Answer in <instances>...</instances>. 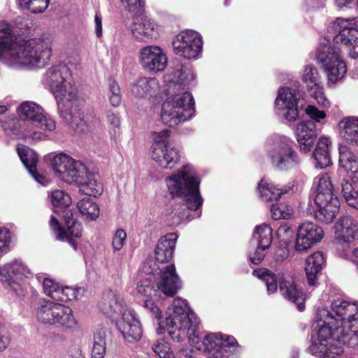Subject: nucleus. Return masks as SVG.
<instances>
[{
  "label": "nucleus",
  "instance_id": "nucleus-1",
  "mask_svg": "<svg viewBox=\"0 0 358 358\" xmlns=\"http://www.w3.org/2000/svg\"><path fill=\"white\" fill-rule=\"evenodd\" d=\"M168 332L173 341L188 338L199 350L208 354V358H236L231 348L237 344L233 336L220 334L206 335L201 343L199 336V319L190 310L186 301L176 299L166 312L165 320Z\"/></svg>",
  "mask_w": 358,
  "mask_h": 358
},
{
  "label": "nucleus",
  "instance_id": "nucleus-2",
  "mask_svg": "<svg viewBox=\"0 0 358 358\" xmlns=\"http://www.w3.org/2000/svg\"><path fill=\"white\" fill-rule=\"evenodd\" d=\"M43 82L54 94L60 117L76 131L85 132L88 127L78 106V89L70 69L64 64L52 66L45 71Z\"/></svg>",
  "mask_w": 358,
  "mask_h": 358
},
{
  "label": "nucleus",
  "instance_id": "nucleus-3",
  "mask_svg": "<svg viewBox=\"0 0 358 358\" xmlns=\"http://www.w3.org/2000/svg\"><path fill=\"white\" fill-rule=\"evenodd\" d=\"M52 41L48 37L17 41L6 22H0V57L13 64L43 68L50 59Z\"/></svg>",
  "mask_w": 358,
  "mask_h": 358
},
{
  "label": "nucleus",
  "instance_id": "nucleus-4",
  "mask_svg": "<svg viewBox=\"0 0 358 358\" xmlns=\"http://www.w3.org/2000/svg\"><path fill=\"white\" fill-rule=\"evenodd\" d=\"M17 111L20 116L29 120L30 122L12 119L9 125L2 124L4 130L10 129L15 135H19L29 141H36L43 139L45 135L41 131H36L34 126L50 131H54L56 128L55 120L49 115L44 113L41 106L35 102L29 101L23 102L19 106Z\"/></svg>",
  "mask_w": 358,
  "mask_h": 358
},
{
  "label": "nucleus",
  "instance_id": "nucleus-5",
  "mask_svg": "<svg viewBox=\"0 0 358 358\" xmlns=\"http://www.w3.org/2000/svg\"><path fill=\"white\" fill-rule=\"evenodd\" d=\"M166 180L169 193L173 197L182 198L187 209L196 210L202 205L203 199L199 192L201 180L191 165H184Z\"/></svg>",
  "mask_w": 358,
  "mask_h": 358
},
{
  "label": "nucleus",
  "instance_id": "nucleus-6",
  "mask_svg": "<svg viewBox=\"0 0 358 358\" xmlns=\"http://www.w3.org/2000/svg\"><path fill=\"white\" fill-rule=\"evenodd\" d=\"M267 155L273 168L279 171L296 169L301 159L292 147V141L285 136H275L266 144Z\"/></svg>",
  "mask_w": 358,
  "mask_h": 358
},
{
  "label": "nucleus",
  "instance_id": "nucleus-7",
  "mask_svg": "<svg viewBox=\"0 0 358 358\" xmlns=\"http://www.w3.org/2000/svg\"><path fill=\"white\" fill-rule=\"evenodd\" d=\"M194 113V101L185 88L168 97L162 106L161 118L163 123L174 127L180 122L190 119Z\"/></svg>",
  "mask_w": 358,
  "mask_h": 358
},
{
  "label": "nucleus",
  "instance_id": "nucleus-8",
  "mask_svg": "<svg viewBox=\"0 0 358 358\" xmlns=\"http://www.w3.org/2000/svg\"><path fill=\"white\" fill-rule=\"evenodd\" d=\"M36 316L41 323L62 330L74 329L77 324L71 308L46 299L38 301Z\"/></svg>",
  "mask_w": 358,
  "mask_h": 358
},
{
  "label": "nucleus",
  "instance_id": "nucleus-9",
  "mask_svg": "<svg viewBox=\"0 0 358 358\" xmlns=\"http://www.w3.org/2000/svg\"><path fill=\"white\" fill-rule=\"evenodd\" d=\"M299 87V83L296 82L292 86L280 88L275 101L277 113L289 122L299 117L300 108L303 106Z\"/></svg>",
  "mask_w": 358,
  "mask_h": 358
},
{
  "label": "nucleus",
  "instance_id": "nucleus-10",
  "mask_svg": "<svg viewBox=\"0 0 358 358\" xmlns=\"http://www.w3.org/2000/svg\"><path fill=\"white\" fill-rule=\"evenodd\" d=\"M55 173L63 181L77 185L89 172L86 166L80 161L75 160L65 154H58L52 160Z\"/></svg>",
  "mask_w": 358,
  "mask_h": 358
},
{
  "label": "nucleus",
  "instance_id": "nucleus-11",
  "mask_svg": "<svg viewBox=\"0 0 358 358\" xmlns=\"http://www.w3.org/2000/svg\"><path fill=\"white\" fill-rule=\"evenodd\" d=\"M305 111L312 120L299 123L296 129V136L301 151L308 152L311 150L317 135L315 122H320L324 119L326 113L311 105L308 106Z\"/></svg>",
  "mask_w": 358,
  "mask_h": 358
},
{
  "label": "nucleus",
  "instance_id": "nucleus-12",
  "mask_svg": "<svg viewBox=\"0 0 358 358\" xmlns=\"http://www.w3.org/2000/svg\"><path fill=\"white\" fill-rule=\"evenodd\" d=\"M357 311L358 306L355 303L338 299L331 302L330 310H319L317 317L324 319V322L329 324L339 325L345 329Z\"/></svg>",
  "mask_w": 358,
  "mask_h": 358
},
{
  "label": "nucleus",
  "instance_id": "nucleus-13",
  "mask_svg": "<svg viewBox=\"0 0 358 358\" xmlns=\"http://www.w3.org/2000/svg\"><path fill=\"white\" fill-rule=\"evenodd\" d=\"M358 240V223L351 216L341 217L335 224V244L341 255L347 257Z\"/></svg>",
  "mask_w": 358,
  "mask_h": 358
},
{
  "label": "nucleus",
  "instance_id": "nucleus-14",
  "mask_svg": "<svg viewBox=\"0 0 358 358\" xmlns=\"http://www.w3.org/2000/svg\"><path fill=\"white\" fill-rule=\"evenodd\" d=\"M176 54L190 59H196L202 50V40L198 32L186 30L179 33L172 42Z\"/></svg>",
  "mask_w": 358,
  "mask_h": 358
},
{
  "label": "nucleus",
  "instance_id": "nucleus-15",
  "mask_svg": "<svg viewBox=\"0 0 358 358\" xmlns=\"http://www.w3.org/2000/svg\"><path fill=\"white\" fill-rule=\"evenodd\" d=\"M155 274L157 290L167 296H173L182 287V281L173 264L158 267Z\"/></svg>",
  "mask_w": 358,
  "mask_h": 358
},
{
  "label": "nucleus",
  "instance_id": "nucleus-16",
  "mask_svg": "<svg viewBox=\"0 0 358 358\" xmlns=\"http://www.w3.org/2000/svg\"><path fill=\"white\" fill-rule=\"evenodd\" d=\"M138 62L144 71L157 73L166 68L167 57L161 47L156 45H145L138 51Z\"/></svg>",
  "mask_w": 358,
  "mask_h": 358
},
{
  "label": "nucleus",
  "instance_id": "nucleus-17",
  "mask_svg": "<svg viewBox=\"0 0 358 358\" xmlns=\"http://www.w3.org/2000/svg\"><path fill=\"white\" fill-rule=\"evenodd\" d=\"M331 29L335 33L333 43L347 48L358 34V18L338 17L332 22Z\"/></svg>",
  "mask_w": 358,
  "mask_h": 358
},
{
  "label": "nucleus",
  "instance_id": "nucleus-18",
  "mask_svg": "<svg viewBox=\"0 0 358 358\" xmlns=\"http://www.w3.org/2000/svg\"><path fill=\"white\" fill-rule=\"evenodd\" d=\"M272 240L273 231L268 224H262L256 227L251 240V244L256 245V249L249 254L251 263L259 264L264 259Z\"/></svg>",
  "mask_w": 358,
  "mask_h": 358
},
{
  "label": "nucleus",
  "instance_id": "nucleus-19",
  "mask_svg": "<svg viewBox=\"0 0 358 358\" xmlns=\"http://www.w3.org/2000/svg\"><path fill=\"white\" fill-rule=\"evenodd\" d=\"M117 327L124 340L129 343L139 341L143 334L141 322L133 309L126 310L117 321Z\"/></svg>",
  "mask_w": 358,
  "mask_h": 358
},
{
  "label": "nucleus",
  "instance_id": "nucleus-20",
  "mask_svg": "<svg viewBox=\"0 0 358 358\" xmlns=\"http://www.w3.org/2000/svg\"><path fill=\"white\" fill-rule=\"evenodd\" d=\"M313 185L315 188L314 200L317 206H339V201L334 193L333 186L327 174L316 177Z\"/></svg>",
  "mask_w": 358,
  "mask_h": 358
},
{
  "label": "nucleus",
  "instance_id": "nucleus-21",
  "mask_svg": "<svg viewBox=\"0 0 358 358\" xmlns=\"http://www.w3.org/2000/svg\"><path fill=\"white\" fill-rule=\"evenodd\" d=\"M322 229L316 224L308 222L302 223L298 228L295 248L297 251H304L323 238Z\"/></svg>",
  "mask_w": 358,
  "mask_h": 358
},
{
  "label": "nucleus",
  "instance_id": "nucleus-22",
  "mask_svg": "<svg viewBox=\"0 0 358 358\" xmlns=\"http://www.w3.org/2000/svg\"><path fill=\"white\" fill-rule=\"evenodd\" d=\"M50 226L55 234L57 240L68 242L74 250H76L78 243L74 238L81 237L82 227L80 223L72 218L66 222V229H64L60 226L57 219L52 215Z\"/></svg>",
  "mask_w": 358,
  "mask_h": 358
},
{
  "label": "nucleus",
  "instance_id": "nucleus-23",
  "mask_svg": "<svg viewBox=\"0 0 358 358\" xmlns=\"http://www.w3.org/2000/svg\"><path fill=\"white\" fill-rule=\"evenodd\" d=\"M279 289L281 294L287 300L295 303L299 310H304V294L297 287L291 276L282 275L279 279Z\"/></svg>",
  "mask_w": 358,
  "mask_h": 358
},
{
  "label": "nucleus",
  "instance_id": "nucleus-24",
  "mask_svg": "<svg viewBox=\"0 0 358 358\" xmlns=\"http://www.w3.org/2000/svg\"><path fill=\"white\" fill-rule=\"evenodd\" d=\"M99 306L101 311L111 318H116L117 316L122 317L123 312L131 309L124 304L119 295L112 291L103 295Z\"/></svg>",
  "mask_w": 358,
  "mask_h": 358
},
{
  "label": "nucleus",
  "instance_id": "nucleus-25",
  "mask_svg": "<svg viewBox=\"0 0 358 358\" xmlns=\"http://www.w3.org/2000/svg\"><path fill=\"white\" fill-rule=\"evenodd\" d=\"M168 76L170 78L169 80L173 83V90H180L182 85L189 86L195 79V74L189 62L176 64Z\"/></svg>",
  "mask_w": 358,
  "mask_h": 358
},
{
  "label": "nucleus",
  "instance_id": "nucleus-26",
  "mask_svg": "<svg viewBox=\"0 0 358 358\" xmlns=\"http://www.w3.org/2000/svg\"><path fill=\"white\" fill-rule=\"evenodd\" d=\"M152 159L163 169H173L180 161L179 151L171 145L166 147L150 148Z\"/></svg>",
  "mask_w": 358,
  "mask_h": 358
},
{
  "label": "nucleus",
  "instance_id": "nucleus-27",
  "mask_svg": "<svg viewBox=\"0 0 358 358\" xmlns=\"http://www.w3.org/2000/svg\"><path fill=\"white\" fill-rule=\"evenodd\" d=\"M17 151L22 162L32 178L42 185H47L48 180L37 172L36 165L38 157L36 152L25 146L17 147Z\"/></svg>",
  "mask_w": 358,
  "mask_h": 358
},
{
  "label": "nucleus",
  "instance_id": "nucleus-28",
  "mask_svg": "<svg viewBox=\"0 0 358 358\" xmlns=\"http://www.w3.org/2000/svg\"><path fill=\"white\" fill-rule=\"evenodd\" d=\"M341 59V48L335 43L325 38L320 43L316 50V59L323 68L334 62V60Z\"/></svg>",
  "mask_w": 358,
  "mask_h": 358
},
{
  "label": "nucleus",
  "instance_id": "nucleus-29",
  "mask_svg": "<svg viewBox=\"0 0 358 358\" xmlns=\"http://www.w3.org/2000/svg\"><path fill=\"white\" fill-rule=\"evenodd\" d=\"M177 239L176 233L168 234L159 238L155 251L157 262L164 264L172 258Z\"/></svg>",
  "mask_w": 358,
  "mask_h": 358
},
{
  "label": "nucleus",
  "instance_id": "nucleus-30",
  "mask_svg": "<svg viewBox=\"0 0 358 358\" xmlns=\"http://www.w3.org/2000/svg\"><path fill=\"white\" fill-rule=\"evenodd\" d=\"M159 91L158 81L155 78L141 77L136 80L131 87V92L136 98L155 96Z\"/></svg>",
  "mask_w": 358,
  "mask_h": 358
},
{
  "label": "nucleus",
  "instance_id": "nucleus-31",
  "mask_svg": "<svg viewBox=\"0 0 358 358\" xmlns=\"http://www.w3.org/2000/svg\"><path fill=\"white\" fill-rule=\"evenodd\" d=\"M324 262V255L320 251L314 252L306 259L305 271L310 286L316 285L317 274L322 269Z\"/></svg>",
  "mask_w": 358,
  "mask_h": 358
},
{
  "label": "nucleus",
  "instance_id": "nucleus-32",
  "mask_svg": "<svg viewBox=\"0 0 358 358\" xmlns=\"http://www.w3.org/2000/svg\"><path fill=\"white\" fill-rule=\"evenodd\" d=\"M131 31L135 38L141 41H147L156 34L154 22L146 17H136L131 26Z\"/></svg>",
  "mask_w": 358,
  "mask_h": 358
},
{
  "label": "nucleus",
  "instance_id": "nucleus-33",
  "mask_svg": "<svg viewBox=\"0 0 358 358\" xmlns=\"http://www.w3.org/2000/svg\"><path fill=\"white\" fill-rule=\"evenodd\" d=\"M339 164L347 172L351 173L352 181L358 180V160L347 146L339 148Z\"/></svg>",
  "mask_w": 358,
  "mask_h": 358
},
{
  "label": "nucleus",
  "instance_id": "nucleus-34",
  "mask_svg": "<svg viewBox=\"0 0 358 358\" xmlns=\"http://www.w3.org/2000/svg\"><path fill=\"white\" fill-rule=\"evenodd\" d=\"M329 145L330 141L328 138L321 137L319 138L313 153L315 166L317 169H322L331 164V160L329 152Z\"/></svg>",
  "mask_w": 358,
  "mask_h": 358
},
{
  "label": "nucleus",
  "instance_id": "nucleus-35",
  "mask_svg": "<svg viewBox=\"0 0 358 358\" xmlns=\"http://www.w3.org/2000/svg\"><path fill=\"white\" fill-rule=\"evenodd\" d=\"M77 186L85 194L94 197L100 195L103 191L102 185L99 182V176L90 171Z\"/></svg>",
  "mask_w": 358,
  "mask_h": 358
},
{
  "label": "nucleus",
  "instance_id": "nucleus-36",
  "mask_svg": "<svg viewBox=\"0 0 358 358\" xmlns=\"http://www.w3.org/2000/svg\"><path fill=\"white\" fill-rule=\"evenodd\" d=\"M324 69L327 73L329 85H334L342 80L347 72L346 64L343 59L334 60V62L324 67Z\"/></svg>",
  "mask_w": 358,
  "mask_h": 358
},
{
  "label": "nucleus",
  "instance_id": "nucleus-37",
  "mask_svg": "<svg viewBox=\"0 0 358 358\" xmlns=\"http://www.w3.org/2000/svg\"><path fill=\"white\" fill-rule=\"evenodd\" d=\"M29 273L30 271L27 266L18 260L8 264L0 269V275L8 278L21 279L22 277L27 278Z\"/></svg>",
  "mask_w": 358,
  "mask_h": 358
},
{
  "label": "nucleus",
  "instance_id": "nucleus-38",
  "mask_svg": "<svg viewBox=\"0 0 358 358\" xmlns=\"http://www.w3.org/2000/svg\"><path fill=\"white\" fill-rule=\"evenodd\" d=\"M340 129L347 141L358 144V118L355 117H345L339 123Z\"/></svg>",
  "mask_w": 358,
  "mask_h": 358
},
{
  "label": "nucleus",
  "instance_id": "nucleus-39",
  "mask_svg": "<svg viewBox=\"0 0 358 358\" xmlns=\"http://www.w3.org/2000/svg\"><path fill=\"white\" fill-rule=\"evenodd\" d=\"M258 190L259 192L261 199L266 201L278 200L282 194L286 192V191L282 192L275 185L269 183L264 180H262L259 182L258 185Z\"/></svg>",
  "mask_w": 358,
  "mask_h": 358
},
{
  "label": "nucleus",
  "instance_id": "nucleus-40",
  "mask_svg": "<svg viewBox=\"0 0 358 358\" xmlns=\"http://www.w3.org/2000/svg\"><path fill=\"white\" fill-rule=\"evenodd\" d=\"M85 292L83 287H59L54 294V300L60 301H68L80 299Z\"/></svg>",
  "mask_w": 358,
  "mask_h": 358
},
{
  "label": "nucleus",
  "instance_id": "nucleus-41",
  "mask_svg": "<svg viewBox=\"0 0 358 358\" xmlns=\"http://www.w3.org/2000/svg\"><path fill=\"white\" fill-rule=\"evenodd\" d=\"M77 208L80 213L87 219L95 220L99 215L98 205L92 199L85 197L77 203Z\"/></svg>",
  "mask_w": 358,
  "mask_h": 358
},
{
  "label": "nucleus",
  "instance_id": "nucleus-42",
  "mask_svg": "<svg viewBox=\"0 0 358 358\" xmlns=\"http://www.w3.org/2000/svg\"><path fill=\"white\" fill-rule=\"evenodd\" d=\"M345 334V336L343 338H344V342L347 343V348L358 347V311L346 326Z\"/></svg>",
  "mask_w": 358,
  "mask_h": 358
},
{
  "label": "nucleus",
  "instance_id": "nucleus-43",
  "mask_svg": "<svg viewBox=\"0 0 358 358\" xmlns=\"http://www.w3.org/2000/svg\"><path fill=\"white\" fill-rule=\"evenodd\" d=\"M357 188L355 180H352V182L343 180L341 184L342 194L347 203L357 208H358V190H356Z\"/></svg>",
  "mask_w": 358,
  "mask_h": 358
},
{
  "label": "nucleus",
  "instance_id": "nucleus-44",
  "mask_svg": "<svg viewBox=\"0 0 358 358\" xmlns=\"http://www.w3.org/2000/svg\"><path fill=\"white\" fill-rule=\"evenodd\" d=\"M252 275L264 282L268 294L274 293L278 288L276 277L271 271L261 268L252 271Z\"/></svg>",
  "mask_w": 358,
  "mask_h": 358
},
{
  "label": "nucleus",
  "instance_id": "nucleus-45",
  "mask_svg": "<svg viewBox=\"0 0 358 358\" xmlns=\"http://www.w3.org/2000/svg\"><path fill=\"white\" fill-rule=\"evenodd\" d=\"M302 80L310 88V90H313L315 87L318 88L322 85L317 69L312 64L306 65L304 67Z\"/></svg>",
  "mask_w": 358,
  "mask_h": 358
},
{
  "label": "nucleus",
  "instance_id": "nucleus-46",
  "mask_svg": "<svg viewBox=\"0 0 358 358\" xmlns=\"http://www.w3.org/2000/svg\"><path fill=\"white\" fill-rule=\"evenodd\" d=\"M339 206H317L318 209L315 212V217L317 220L324 223L331 222L336 217Z\"/></svg>",
  "mask_w": 358,
  "mask_h": 358
},
{
  "label": "nucleus",
  "instance_id": "nucleus-47",
  "mask_svg": "<svg viewBox=\"0 0 358 358\" xmlns=\"http://www.w3.org/2000/svg\"><path fill=\"white\" fill-rule=\"evenodd\" d=\"M19 6L33 13L44 12L49 5V0H17Z\"/></svg>",
  "mask_w": 358,
  "mask_h": 358
},
{
  "label": "nucleus",
  "instance_id": "nucleus-48",
  "mask_svg": "<svg viewBox=\"0 0 358 358\" xmlns=\"http://www.w3.org/2000/svg\"><path fill=\"white\" fill-rule=\"evenodd\" d=\"M108 98L113 107L119 106L122 102L121 90L117 82L114 79L109 80Z\"/></svg>",
  "mask_w": 358,
  "mask_h": 358
},
{
  "label": "nucleus",
  "instance_id": "nucleus-49",
  "mask_svg": "<svg viewBox=\"0 0 358 358\" xmlns=\"http://www.w3.org/2000/svg\"><path fill=\"white\" fill-rule=\"evenodd\" d=\"M271 216L273 220L289 219L293 214V208L285 203L273 204L271 207Z\"/></svg>",
  "mask_w": 358,
  "mask_h": 358
},
{
  "label": "nucleus",
  "instance_id": "nucleus-50",
  "mask_svg": "<svg viewBox=\"0 0 358 358\" xmlns=\"http://www.w3.org/2000/svg\"><path fill=\"white\" fill-rule=\"evenodd\" d=\"M152 348L159 358H174L169 343L164 339L157 340L153 343Z\"/></svg>",
  "mask_w": 358,
  "mask_h": 358
},
{
  "label": "nucleus",
  "instance_id": "nucleus-51",
  "mask_svg": "<svg viewBox=\"0 0 358 358\" xmlns=\"http://www.w3.org/2000/svg\"><path fill=\"white\" fill-rule=\"evenodd\" d=\"M51 201L54 206L67 207L71 203V198L64 191L56 189L51 193Z\"/></svg>",
  "mask_w": 358,
  "mask_h": 358
},
{
  "label": "nucleus",
  "instance_id": "nucleus-52",
  "mask_svg": "<svg viewBox=\"0 0 358 358\" xmlns=\"http://www.w3.org/2000/svg\"><path fill=\"white\" fill-rule=\"evenodd\" d=\"M137 292L142 296L152 297L157 295V289H155L150 278L141 280L137 285Z\"/></svg>",
  "mask_w": 358,
  "mask_h": 358
},
{
  "label": "nucleus",
  "instance_id": "nucleus-53",
  "mask_svg": "<svg viewBox=\"0 0 358 358\" xmlns=\"http://www.w3.org/2000/svg\"><path fill=\"white\" fill-rule=\"evenodd\" d=\"M169 136L170 131L169 129H164L160 131H154L152 134L153 143L151 147H155L157 149V148L171 145L169 143Z\"/></svg>",
  "mask_w": 358,
  "mask_h": 358
},
{
  "label": "nucleus",
  "instance_id": "nucleus-54",
  "mask_svg": "<svg viewBox=\"0 0 358 358\" xmlns=\"http://www.w3.org/2000/svg\"><path fill=\"white\" fill-rule=\"evenodd\" d=\"M122 6L131 13L141 15L144 11V2L142 0H120Z\"/></svg>",
  "mask_w": 358,
  "mask_h": 358
},
{
  "label": "nucleus",
  "instance_id": "nucleus-55",
  "mask_svg": "<svg viewBox=\"0 0 358 358\" xmlns=\"http://www.w3.org/2000/svg\"><path fill=\"white\" fill-rule=\"evenodd\" d=\"M37 279L39 282L42 281L44 293L53 299L55 292L57 291L60 286L48 278H43V276L38 275Z\"/></svg>",
  "mask_w": 358,
  "mask_h": 358
},
{
  "label": "nucleus",
  "instance_id": "nucleus-56",
  "mask_svg": "<svg viewBox=\"0 0 358 358\" xmlns=\"http://www.w3.org/2000/svg\"><path fill=\"white\" fill-rule=\"evenodd\" d=\"M170 216L171 224L173 225H178L183 220L188 219L189 213L186 209L182 208L180 205H176L173 207Z\"/></svg>",
  "mask_w": 358,
  "mask_h": 358
},
{
  "label": "nucleus",
  "instance_id": "nucleus-57",
  "mask_svg": "<svg viewBox=\"0 0 358 358\" xmlns=\"http://www.w3.org/2000/svg\"><path fill=\"white\" fill-rule=\"evenodd\" d=\"M10 241V231L6 227H0V257L8 252Z\"/></svg>",
  "mask_w": 358,
  "mask_h": 358
},
{
  "label": "nucleus",
  "instance_id": "nucleus-58",
  "mask_svg": "<svg viewBox=\"0 0 358 358\" xmlns=\"http://www.w3.org/2000/svg\"><path fill=\"white\" fill-rule=\"evenodd\" d=\"M127 238L126 232L123 229H117L112 240V247L114 252L120 251L125 242Z\"/></svg>",
  "mask_w": 358,
  "mask_h": 358
},
{
  "label": "nucleus",
  "instance_id": "nucleus-59",
  "mask_svg": "<svg viewBox=\"0 0 358 358\" xmlns=\"http://www.w3.org/2000/svg\"><path fill=\"white\" fill-rule=\"evenodd\" d=\"M294 234V231L287 224L280 225L277 230L278 236L285 242L289 241Z\"/></svg>",
  "mask_w": 358,
  "mask_h": 358
},
{
  "label": "nucleus",
  "instance_id": "nucleus-60",
  "mask_svg": "<svg viewBox=\"0 0 358 358\" xmlns=\"http://www.w3.org/2000/svg\"><path fill=\"white\" fill-rule=\"evenodd\" d=\"M310 94L313 98H315L319 104L323 106H327L329 105V101L324 96L322 85L318 88L315 87V90L313 92L312 90H310Z\"/></svg>",
  "mask_w": 358,
  "mask_h": 358
},
{
  "label": "nucleus",
  "instance_id": "nucleus-61",
  "mask_svg": "<svg viewBox=\"0 0 358 358\" xmlns=\"http://www.w3.org/2000/svg\"><path fill=\"white\" fill-rule=\"evenodd\" d=\"M107 329L103 327L96 329L94 334V344L106 345Z\"/></svg>",
  "mask_w": 358,
  "mask_h": 358
},
{
  "label": "nucleus",
  "instance_id": "nucleus-62",
  "mask_svg": "<svg viewBox=\"0 0 358 358\" xmlns=\"http://www.w3.org/2000/svg\"><path fill=\"white\" fill-rule=\"evenodd\" d=\"M144 307L150 311L152 316L159 319L162 316L160 309L155 305V303L150 299H147L144 301Z\"/></svg>",
  "mask_w": 358,
  "mask_h": 358
},
{
  "label": "nucleus",
  "instance_id": "nucleus-63",
  "mask_svg": "<svg viewBox=\"0 0 358 358\" xmlns=\"http://www.w3.org/2000/svg\"><path fill=\"white\" fill-rule=\"evenodd\" d=\"M10 343V338L6 329L0 324V351L6 349Z\"/></svg>",
  "mask_w": 358,
  "mask_h": 358
},
{
  "label": "nucleus",
  "instance_id": "nucleus-64",
  "mask_svg": "<svg viewBox=\"0 0 358 358\" xmlns=\"http://www.w3.org/2000/svg\"><path fill=\"white\" fill-rule=\"evenodd\" d=\"M106 352V345L94 344L92 350V358H103Z\"/></svg>",
  "mask_w": 358,
  "mask_h": 358
}]
</instances>
